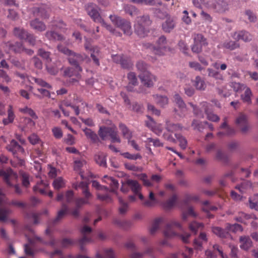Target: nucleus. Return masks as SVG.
Instances as JSON below:
<instances>
[{"mask_svg":"<svg viewBox=\"0 0 258 258\" xmlns=\"http://www.w3.org/2000/svg\"><path fill=\"white\" fill-rule=\"evenodd\" d=\"M57 48L60 52L68 56L69 63L74 67V68L72 67L66 68L64 71V75L69 77L76 76L78 79H80L81 78L80 73L82 72V69L79 63L84 60L85 55L76 53L60 44L58 45Z\"/></svg>","mask_w":258,"mask_h":258,"instance_id":"1","label":"nucleus"},{"mask_svg":"<svg viewBox=\"0 0 258 258\" xmlns=\"http://www.w3.org/2000/svg\"><path fill=\"white\" fill-rule=\"evenodd\" d=\"M142 46L144 49H149L154 54L159 56L164 55L166 52L170 49L167 46L166 38L163 35L158 38L156 42V46L149 42L143 43Z\"/></svg>","mask_w":258,"mask_h":258,"instance_id":"2","label":"nucleus"},{"mask_svg":"<svg viewBox=\"0 0 258 258\" xmlns=\"http://www.w3.org/2000/svg\"><path fill=\"white\" fill-rule=\"evenodd\" d=\"M151 21L148 15L138 17L134 24L135 33L140 37L144 38L149 33V26Z\"/></svg>","mask_w":258,"mask_h":258,"instance_id":"3","label":"nucleus"},{"mask_svg":"<svg viewBox=\"0 0 258 258\" xmlns=\"http://www.w3.org/2000/svg\"><path fill=\"white\" fill-rule=\"evenodd\" d=\"M0 176H3L5 181L10 187L14 186L15 192L20 194L21 190L18 184H15L17 181L18 175L11 168L7 169L6 171L0 170Z\"/></svg>","mask_w":258,"mask_h":258,"instance_id":"4","label":"nucleus"},{"mask_svg":"<svg viewBox=\"0 0 258 258\" xmlns=\"http://www.w3.org/2000/svg\"><path fill=\"white\" fill-rule=\"evenodd\" d=\"M109 18L114 25L120 28L124 34L128 36L132 35L133 32L131 22L115 15H111Z\"/></svg>","mask_w":258,"mask_h":258,"instance_id":"5","label":"nucleus"},{"mask_svg":"<svg viewBox=\"0 0 258 258\" xmlns=\"http://www.w3.org/2000/svg\"><path fill=\"white\" fill-rule=\"evenodd\" d=\"M192 37L194 44L191 47V50L194 53H199L202 52L203 47L208 45L207 39L200 33L194 34Z\"/></svg>","mask_w":258,"mask_h":258,"instance_id":"6","label":"nucleus"},{"mask_svg":"<svg viewBox=\"0 0 258 258\" xmlns=\"http://www.w3.org/2000/svg\"><path fill=\"white\" fill-rule=\"evenodd\" d=\"M98 9V6L93 3L88 4L86 7L88 14L93 20L95 22L100 23L102 25L105 22L100 16Z\"/></svg>","mask_w":258,"mask_h":258,"instance_id":"7","label":"nucleus"},{"mask_svg":"<svg viewBox=\"0 0 258 258\" xmlns=\"http://www.w3.org/2000/svg\"><path fill=\"white\" fill-rule=\"evenodd\" d=\"M174 227L179 229H181V225L179 222L176 221H171L169 224L166 225L164 231V235L166 238H172L178 235L173 229Z\"/></svg>","mask_w":258,"mask_h":258,"instance_id":"8","label":"nucleus"},{"mask_svg":"<svg viewBox=\"0 0 258 258\" xmlns=\"http://www.w3.org/2000/svg\"><path fill=\"white\" fill-rule=\"evenodd\" d=\"M127 79L128 84L126 86V89L130 92L136 91L138 93H144L145 91L143 87H140L139 90L134 89V87L137 85L138 80L135 73L130 72L127 74Z\"/></svg>","mask_w":258,"mask_h":258,"instance_id":"9","label":"nucleus"},{"mask_svg":"<svg viewBox=\"0 0 258 258\" xmlns=\"http://www.w3.org/2000/svg\"><path fill=\"white\" fill-rule=\"evenodd\" d=\"M139 77L141 82L147 87H151L154 85V82L157 81L156 76L151 74L149 72H146L144 73H141Z\"/></svg>","mask_w":258,"mask_h":258,"instance_id":"10","label":"nucleus"},{"mask_svg":"<svg viewBox=\"0 0 258 258\" xmlns=\"http://www.w3.org/2000/svg\"><path fill=\"white\" fill-rule=\"evenodd\" d=\"M50 12V8L45 5H42L38 7H34L32 10L34 16L40 17L44 19H48L49 17Z\"/></svg>","mask_w":258,"mask_h":258,"instance_id":"11","label":"nucleus"},{"mask_svg":"<svg viewBox=\"0 0 258 258\" xmlns=\"http://www.w3.org/2000/svg\"><path fill=\"white\" fill-rule=\"evenodd\" d=\"M92 231L91 227L88 226H84L81 230V232L83 234V237L79 240V243L80 248L82 250H83V245L86 243L92 242L93 240L92 238L89 236L88 234H90Z\"/></svg>","mask_w":258,"mask_h":258,"instance_id":"12","label":"nucleus"},{"mask_svg":"<svg viewBox=\"0 0 258 258\" xmlns=\"http://www.w3.org/2000/svg\"><path fill=\"white\" fill-rule=\"evenodd\" d=\"M85 48L87 50H90L92 52L91 57L94 62L98 66L100 65L99 56L100 55V50L97 47H92L91 44L87 41L85 43Z\"/></svg>","mask_w":258,"mask_h":258,"instance_id":"13","label":"nucleus"},{"mask_svg":"<svg viewBox=\"0 0 258 258\" xmlns=\"http://www.w3.org/2000/svg\"><path fill=\"white\" fill-rule=\"evenodd\" d=\"M173 98L174 102H175L176 104L178 106V108L180 110V112H178V110L175 109V112L179 116H184L185 115V113L187 111L186 105L184 102L183 101L180 96L178 94H175Z\"/></svg>","mask_w":258,"mask_h":258,"instance_id":"14","label":"nucleus"},{"mask_svg":"<svg viewBox=\"0 0 258 258\" xmlns=\"http://www.w3.org/2000/svg\"><path fill=\"white\" fill-rule=\"evenodd\" d=\"M236 124L240 128L242 133L246 132L248 130L247 117L243 113H240L236 120Z\"/></svg>","mask_w":258,"mask_h":258,"instance_id":"15","label":"nucleus"},{"mask_svg":"<svg viewBox=\"0 0 258 258\" xmlns=\"http://www.w3.org/2000/svg\"><path fill=\"white\" fill-rule=\"evenodd\" d=\"M212 7L218 13H224L228 10V3L223 0H213Z\"/></svg>","mask_w":258,"mask_h":258,"instance_id":"16","label":"nucleus"},{"mask_svg":"<svg viewBox=\"0 0 258 258\" xmlns=\"http://www.w3.org/2000/svg\"><path fill=\"white\" fill-rule=\"evenodd\" d=\"M232 37L237 41L242 40L244 42H249L252 39V36L247 31L245 30L235 32L232 35Z\"/></svg>","mask_w":258,"mask_h":258,"instance_id":"17","label":"nucleus"},{"mask_svg":"<svg viewBox=\"0 0 258 258\" xmlns=\"http://www.w3.org/2000/svg\"><path fill=\"white\" fill-rule=\"evenodd\" d=\"M48 188V184L41 181L40 182L37 183V184L34 186L33 190L35 191H38L42 195H48V196L50 198H52L53 197V192L51 190H49L48 194L47 193V190Z\"/></svg>","mask_w":258,"mask_h":258,"instance_id":"18","label":"nucleus"},{"mask_svg":"<svg viewBox=\"0 0 258 258\" xmlns=\"http://www.w3.org/2000/svg\"><path fill=\"white\" fill-rule=\"evenodd\" d=\"M7 149L12 153L14 156H16L17 152L24 153V150L19 143L15 140H12L10 144L7 146Z\"/></svg>","mask_w":258,"mask_h":258,"instance_id":"19","label":"nucleus"},{"mask_svg":"<svg viewBox=\"0 0 258 258\" xmlns=\"http://www.w3.org/2000/svg\"><path fill=\"white\" fill-rule=\"evenodd\" d=\"M240 247L244 250H248L252 245V242L248 236H242L239 238Z\"/></svg>","mask_w":258,"mask_h":258,"instance_id":"20","label":"nucleus"},{"mask_svg":"<svg viewBox=\"0 0 258 258\" xmlns=\"http://www.w3.org/2000/svg\"><path fill=\"white\" fill-rule=\"evenodd\" d=\"M74 169L75 171H80L82 168L86 164V161L84 157L81 155L74 157Z\"/></svg>","mask_w":258,"mask_h":258,"instance_id":"21","label":"nucleus"},{"mask_svg":"<svg viewBox=\"0 0 258 258\" xmlns=\"http://www.w3.org/2000/svg\"><path fill=\"white\" fill-rule=\"evenodd\" d=\"M74 188L78 189L81 188L82 189V193L84 197H88L92 196V194L88 189V183L86 181H81L80 183H75L73 185Z\"/></svg>","mask_w":258,"mask_h":258,"instance_id":"22","label":"nucleus"},{"mask_svg":"<svg viewBox=\"0 0 258 258\" xmlns=\"http://www.w3.org/2000/svg\"><path fill=\"white\" fill-rule=\"evenodd\" d=\"M30 25L33 29L39 32L44 31L46 29V25L37 18L30 21Z\"/></svg>","mask_w":258,"mask_h":258,"instance_id":"23","label":"nucleus"},{"mask_svg":"<svg viewBox=\"0 0 258 258\" xmlns=\"http://www.w3.org/2000/svg\"><path fill=\"white\" fill-rule=\"evenodd\" d=\"M208 76L212 77L216 81V83L221 84L224 81V77L222 74L219 72L213 70L212 69H208Z\"/></svg>","mask_w":258,"mask_h":258,"instance_id":"24","label":"nucleus"},{"mask_svg":"<svg viewBox=\"0 0 258 258\" xmlns=\"http://www.w3.org/2000/svg\"><path fill=\"white\" fill-rule=\"evenodd\" d=\"M45 36L49 40L61 41L64 39L63 35L56 32L54 30L47 31Z\"/></svg>","mask_w":258,"mask_h":258,"instance_id":"25","label":"nucleus"},{"mask_svg":"<svg viewBox=\"0 0 258 258\" xmlns=\"http://www.w3.org/2000/svg\"><path fill=\"white\" fill-rule=\"evenodd\" d=\"M201 104L202 108L205 111L207 114V117L209 120L215 122L219 120L220 118L217 115L209 112V104L207 102H204Z\"/></svg>","mask_w":258,"mask_h":258,"instance_id":"26","label":"nucleus"},{"mask_svg":"<svg viewBox=\"0 0 258 258\" xmlns=\"http://www.w3.org/2000/svg\"><path fill=\"white\" fill-rule=\"evenodd\" d=\"M240 46L239 43L237 41L228 40L225 41L222 44L218 46L219 48L224 47L230 50H233Z\"/></svg>","mask_w":258,"mask_h":258,"instance_id":"27","label":"nucleus"},{"mask_svg":"<svg viewBox=\"0 0 258 258\" xmlns=\"http://www.w3.org/2000/svg\"><path fill=\"white\" fill-rule=\"evenodd\" d=\"M243 91H244L243 93L240 96L241 99L243 102L247 104H250L251 103V97L252 96L251 89L247 86Z\"/></svg>","mask_w":258,"mask_h":258,"instance_id":"28","label":"nucleus"},{"mask_svg":"<svg viewBox=\"0 0 258 258\" xmlns=\"http://www.w3.org/2000/svg\"><path fill=\"white\" fill-rule=\"evenodd\" d=\"M94 159L99 166L103 167H106V155L105 153L102 152L97 153L95 155Z\"/></svg>","mask_w":258,"mask_h":258,"instance_id":"29","label":"nucleus"},{"mask_svg":"<svg viewBox=\"0 0 258 258\" xmlns=\"http://www.w3.org/2000/svg\"><path fill=\"white\" fill-rule=\"evenodd\" d=\"M7 112L8 117L4 118L3 120V123L5 125L12 123L15 118V115L13 111V106L11 105L9 106Z\"/></svg>","mask_w":258,"mask_h":258,"instance_id":"30","label":"nucleus"},{"mask_svg":"<svg viewBox=\"0 0 258 258\" xmlns=\"http://www.w3.org/2000/svg\"><path fill=\"white\" fill-rule=\"evenodd\" d=\"M127 184L134 194H138L141 190V185L136 180L128 179L127 180Z\"/></svg>","mask_w":258,"mask_h":258,"instance_id":"31","label":"nucleus"},{"mask_svg":"<svg viewBox=\"0 0 258 258\" xmlns=\"http://www.w3.org/2000/svg\"><path fill=\"white\" fill-rule=\"evenodd\" d=\"M86 137L90 139L93 143H96L99 141V138L97 135L91 129L86 127L83 130Z\"/></svg>","mask_w":258,"mask_h":258,"instance_id":"32","label":"nucleus"},{"mask_svg":"<svg viewBox=\"0 0 258 258\" xmlns=\"http://www.w3.org/2000/svg\"><path fill=\"white\" fill-rule=\"evenodd\" d=\"M175 27V22L173 20L170 18L166 19V20L162 24V29L165 32L169 33Z\"/></svg>","mask_w":258,"mask_h":258,"instance_id":"33","label":"nucleus"},{"mask_svg":"<svg viewBox=\"0 0 258 258\" xmlns=\"http://www.w3.org/2000/svg\"><path fill=\"white\" fill-rule=\"evenodd\" d=\"M163 218L159 217L154 220L149 230L151 234H154L158 230L160 224L163 221Z\"/></svg>","mask_w":258,"mask_h":258,"instance_id":"34","label":"nucleus"},{"mask_svg":"<svg viewBox=\"0 0 258 258\" xmlns=\"http://www.w3.org/2000/svg\"><path fill=\"white\" fill-rule=\"evenodd\" d=\"M188 216H190L194 218L198 216V214L195 212L192 206H188L186 211H183L182 212L181 217L182 220L186 221Z\"/></svg>","mask_w":258,"mask_h":258,"instance_id":"35","label":"nucleus"},{"mask_svg":"<svg viewBox=\"0 0 258 258\" xmlns=\"http://www.w3.org/2000/svg\"><path fill=\"white\" fill-rule=\"evenodd\" d=\"M155 102L161 107H164L168 103V99L165 96L154 95L153 96Z\"/></svg>","mask_w":258,"mask_h":258,"instance_id":"36","label":"nucleus"},{"mask_svg":"<svg viewBox=\"0 0 258 258\" xmlns=\"http://www.w3.org/2000/svg\"><path fill=\"white\" fill-rule=\"evenodd\" d=\"M182 128V126L179 124H175L169 121L166 122V129L170 133H174L177 131H180Z\"/></svg>","mask_w":258,"mask_h":258,"instance_id":"37","label":"nucleus"},{"mask_svg":"<svg viewBox=\"0 0 258 258\" xmlns=\"http://www.w3.org/2000/svg\"><path fill=\"white\" fill-rule=\"evenodd\" d=\"M177 197L176 195H173L170 198L167 200L163 203V207L166 210L172 209L177 201Z\"/></svg>","mask_w":258,"mask_h":258,"instance_id":"38","label":"nucleus"},{"mask_svg":"<svg viewBox=\"0 0 258 258\" xmlns=\"http://www.w3.org/2000/svg\"><path fill=\"white\" fill-rule=\"evenodd\" d=\"M212 231L214 234L221 238H226L230 236L228 231L219 227H213Z\"/></svg>","mask_w":258,"mask_h":258,"instance_id":"39","label":"nucleus"},{"mask_svg":"<svg viewBox=\"0 0 258 258\" xmlns=\"http://www.w3.org/2000/svg\"><path fill=\"white\" fill-rule=\"evenodd\" d=\"M7 46H9L10 50L14 51L15 52H21L23 51L24 47L22 43L16 42L15 44L8 42L7 43Z\"/></svg>","mask_w":258,"mask_h":258,"instance_id":"40","label":"nucleus"},{"mask_svg":"<svg viewBox=\"0 0 258 258\" xmlns=\"http://www.w3.org/2000/svg\"><path fill=\"white\" fill-rule=\"evenodd\" d=\"M108 136L110 137L112 143H120V140L117 135V128L115 126H111Z\"/></svg>","mask_w":258,"mask_h":258,"instance_id":"41","label":"nucleus"},{"mask_svg":"<svg viewBox=\"0 0 258 258\" xmlns=\"http://www.w3.org/2000/svg\"><path fill=\"white\" fill-rule=\"evenodd\" d=\"M28 32L23 28L15 27L14 29V34L20 39H24L27 36Z\"/></svg>","mask_w":258,"mask_h":258,"instance_id":"42","label":"nucleus"},{"mask_svg":"<svg viewBox=\"0 0 258 258\" xmlns=\"http://www.w3.org/2000/svg\"><path fill=\"white\" fill-rule=\"evenodd\" d=\"M104 177L107 179V183L110 185L111 188V191L112 192H116V190L118 187V181L113 177H108L106 175L104 176Z\"/></svg>","mask_w":258,"mask_h":258,"instance_id":"43","label":"nucleus"},{"mask_svg":"<svg viewBox=\"0 0 258 258\" xmlns=\"http://www.w3.org/2000/svg\"><path fill=\"white\" fill-rule=\"evenodd\" d=\"M207 124H208L207 121L201 122L197 119H194L192 122L191 126L194 130L202 132Z\"/></svg>","mask_w":258,"mask_h":258,"instance_id":"44","label":"nucleus"},{"mask_svg":"<svg viewBox=\"0 0 258 258\" xmlns=\"http://www.w3.org/2000/svg\"><path fill=\"white\" fill-rule=\"evenodd\" d=\"M123 10L125 13L128 14L131 16L137 15L138 14V10L137 8L132 5H124Z\"/></svg>","mask_w":258,"mask_h":258,"instance_id":"45","label":"nucleus"},{"mask_svg":"<svg viewBox=\"0 0 258 258\" xmlns=\"http://www.w3.org/2000/svg\"><path fill=\"white\" fill-rule=\"evenodd\" d=\"M194 86L197 90H204L206 87L204 80L201 77L197 76L194 81Z\"/></svg>","mask_w":258,"mask_h":258,"instance_id":"46","label":"nucleus"},{"mask_svg":"<svg viewBox=\"0 0 258 258\" xmlns=\"http://www.w3.org/2000/svg\"><path fill=\"white\" fill-rule=\"evenodd\" d=\"M251 218L256 219V217L254 215H248L243 212H240L239 213V216L235 218V220L240 223H245V219L247 220Z\"/></svg>","mask_w":258,"mask_h":258,"instance_id":"47","label":"nucleus"},{"mask_svg":"<svg viewBox=\"0 0 258 258\" xmlns=\"http://www.w3.org/2000/svg\"><path fill=\"white\" fill-rule=\"evenodd\" d=\"M65 181L61 177L55 178L52 183V185L55 189L58 190L65 186Z\"/></svg>","mask_w":258,"mask_h":258,"instance_id":"48","label":"nucleus"},{"mask_svg":"<svg viewBox=\"0 0 258 258\" xmlns=\"http://www.w3.org/2000/svg\"><path fill=\"white\" fill-rule=\"evenodd\" d=\"M92 196H89L88 197H85L77 199L75 201L76 206L81 208L84 205L89 204V199Z\"/></svg>","mask_w":258,"mask_h":258,"instance_id":"49","label":"nucleus"},{"mask_svg":"<svg viewBox=\"0 0 258 258\" xmlns=\"http://www.w3.org/2000/svg\"><path fill=\"white\" fill-rule=\"evenodd\" d=\"M68 210V208L67 205L63 204L62 206V209L58 211L56 217L53 220V223L55 224L60 220L66 214Z\"/></svg>","mask_w":258,"mask_h":258,"instance_id":"50","label":"nucleus"},{"mask_svg":"<svg viewBox=\"0 0 258 258\" xmlns=\"http://www.w3.org/2000/svg\"><path fill=\"white\" fill-rule=\"evenodd\" d=\"M111 127L101 126L98 131V135L102 140H105L108 136Z\"/></svg>","mask_w":258,"mask_h":258,"instance_id":"51","label":"nucleus"},{"mask_svg":"<svg viewBox=\"0 0 258 258\" xmlns=\"http://www.w3.org/2000/svg\"><path fill=\"white\" fill-rule=\"evenodd\" d=\"M199 199L200 198L198 195L186 194L182 203L184 205H187L191 201L197 202L199 201Z\"/></svg>","mask_w":258,"mask_h":258,"instance_id":"52","label":"nucleus"},{"mask_svg":"<svg viewBox=\"0 0 258 258\" xmlns=\"http://www.w3.org/2000/svg\"><path fill=\"white\" fill-rule=\"evenodd\" d=\"M251 186V183L249 181H244L240 185L235 186V188L238 189L240 192L243 193L245 190L250 188Z\"/></svg>","mask_w":258,"mask_h":258,"instance_id":"53","label":"nucleus"},{"mask_svg":"<svg viewBox=\"0 0 258 258\" xmlns=\"http://www.w3.org/2000/svg\"><path fill=\"white\" fill-rule=\"evenodd\" d=\"M52 24L51 25V28L52 29H59L61 30L62 32H64L67 30V28H66V24L61 20H59L57 22L54 21L52 22Z\"/></svg>","mask_w":258,"mask_h":258,"instance_id":"54","label":"nucleus"},{"mask_svg":"<svg viewBox=\"0 0 258 258\" xmlns=\"http://www.w3.org/2000/svg\"><path fill=\"white\" fill-rule=\"evenodd\" d=\"M204 225L202 223H198L196 221H193L191 222L189 225V228L191 231L196 234L198 230L203 228Z\"/></svg>","mask_w":258,"mask_h":258,"instance_id":"55","label":"nucleus"},{"mask_svg":"<svg viewBox=\"0 0 258 258\" xmlns=\"http://www.w3.org/2000/svg\"><path fill=\"white\" fill-rule=\"evenodd\" d=\"M120 65L122 68L130 69L133 66V63L130 57L124 55L121 62Z\"/></svg>","mask_w":258,"mask_h":258,"instance_id":"56","label":"nucleus"},{"mask_svg":"<svg viewBox=\"0 0 258 258\" xmlns=\"http://www.w3.org/2000/svg\"><path fill=\"white\" fill-rule=\"evenodd\" d=\"M20 111L22 113L28 114L30 115L33 119H36L38 118V116L36 114L34 111L30 108L28 107H25L23 108H20Z\"/></svg>","mask_w":258,"mask_h":258,"instance_id":"57","label":"nucleus"},{"mask_svg":"<svg viewBox=\"0 0 258 258\" xmlns=\"http://www.w3.org/2000/svg\"><path fill=\"white\" fill-rule=\"evenodd\" d=\"M119 128L121 130L124 137L127 139L128 140L131 139L132 137V133L124 124L122 123L120 124Z\"/></svg>","mask_w":258,"mask_h":258,"instance_id":"58","label":"nucleus"},{"mask_svg":"<svg viewBox=\"0 0 258 258\" xmlns=\"http://www.w3.org/2000/svg\"><path fill=\"white\" fill-rule=\"evenodd\" d=\"M38 54L42 57L45 61L46 63H49L51 59L50 57V52L46 51L43 49H39L38 50Z\"/></svg>","mask_w":258,"mask_h":258,"instance_id":"59","label":"nucleus"},{"mask_svg":"<svg viewBox=\"0 0 258 258\" xmlns=\"http://www.w3.org/2000/svg\"><path fill=\"white\" fill-rule=\"evenodd\" d=\"M174 136L179 142V146L182 149H185L187 146V141L180 134L175 133Z\"/></svg>","mask_w":258,"mask_h":258,"instance_id":"60","label":"nucleus"},{"mask_svg":"<svg viewBox=\"0 0 258 258\" xmlns=\"http://www.w3.org/2000/svg\"><path fill=\"white\" fill-rule=\"evenodd\" d=\"M118 200L120 204L119 208V213L121 214H124L126 212L128 209L127 203L124 202L121 198H118Z\"/></svg>","mask_w":258,"mask_h":258,"instance_id":"61","label":"nucleus"},{"mask_svg":"<svg viewBox=\"0 0 258 258\" xmlns=\"http://www.w3.org/2000/svg\"><path fill=\"white\" fill-rule=\"evenodd\" d=\"M32 80L35 82L36 84H37L38 85L42 87H44L48 89H51L52 88L50 84L47 83L46 82H45L42 79L33 78Z\"/></svg>","mask_w":258,"mask_h":258,"instance_id":"62","label":"nucleus"},{"mask_svg":"<svg viewBox=\"0 0 258 258\" xmlns=\"http://www.w3.org/2000/svg\"><path fill=\"white\" fill-rule=\"evenodd\" d=\"M247 86L244 84H241L237 82H232L231 83V87L233 89L234 91L238 92L244 90Z\"/></svg>","mask_w":258,"mask_h":258,"instance_id":"63","label":"nucleus"},{"mask_svg":"<svg viewBox=\"0 0 258 258\" xmlns=\"http://www.w3.org/2000/svg\"><path fill=\"white\" fill-rule=\"evenodd\" d=\"M102 26L104 27L111 33L115 35L116 36H121V33L120 32L117 31L115 29L113 28L111 25L107 24L105 22Z\"/></svg>","mask_w":258,"mask_h":258,"instance_id":"64","label":"nucleus"}]
</instances>
